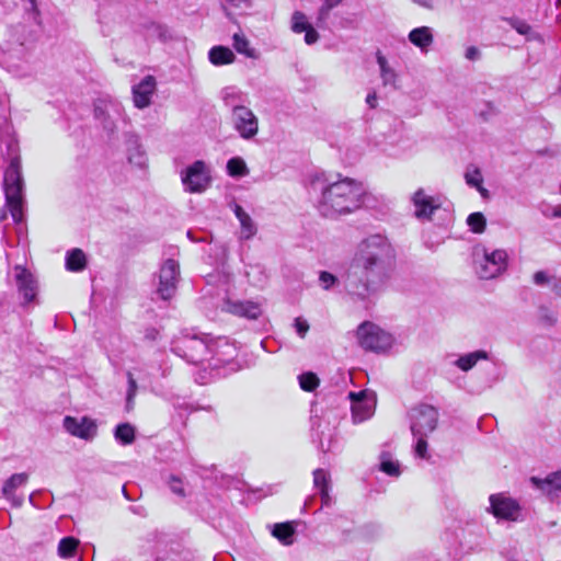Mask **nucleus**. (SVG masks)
<instances>
[{"instance_id": "c03bdc74", "label": "nucleus", "mask_w": 561, "mask_h": 561, "mask_svg": "<svg viewBox=\"0 0 561 561\" xmlns=\"http://www.w3.org/2000/svg\"><path fill=\"white\" fill-rule=\"evenodd\" d=\"M320 285L324 290L331 289L334 285L339 283V279L335 275L322 271L319 275Z\"/></svg>"}, {"instance_id": "e2e57ef3", "label": "nucleus", "mask_w": 561, "mask_h": 561, "mask_svg": "<svg viewBox=\"0 0 561 561\" xmlns=\"http://www.w3.org/2000/svg\"><path fill=\"white\" fill-rule=\"evenodd\" d=\"M123 493H124L125 497H126V499H128V495H127V492H126V488H125V486H123Z\"/></svg>"}, {"instance_id": "0eeeda50", "label": "nucleus", "mask_w": 561, "mask_h": 561, "mask_svg": "<svg viewBox=\"0 0 561 561\" xmlns=\"http://www.w3.org/2000/svg\"><path fill=\"white\" fill-rule=\"evenodd\" d=\"M210 354L207 356V367L214 370L222 369V375L238 371L240 365L236 362L238 350L226 339L210 343Z\"/></svg>"}, {"instance_id": "774afa93", "label": "nucleus", "mask_w": 561, "mask_h": 561, "mask_svg": "<svg viewBox=\"0 0 561 561\" xmlns=\"http://www.w3.org/2000/svg\"><path fill=\"white\" fill-rule=\"evenodd\" d=\"M559 91H560V93H561V84H560Z\"/></svg>"}, {"instance_id": "4d7b16f0", "label": "nucleus", "mask_w": 561, "mask_h": 561, "mask_svg": "<svg viewBox=\"0 0 561 561\" xmlns=\"http://www.w3.org/2000/svg\"><path fill=\"white\" fill-rule=\"evenodd\" d=\"M417 5L425 8V9H433V0H412Z\"/></svg>"}, {"instance_id": "412c9836", "label": "nucleus", "mask_w": 561, "mask_h": 561, "mask_svg": "<svg viewBox=\"0 0 561 561\" xmlns=\"http://www.w3.org/2000/svg\"><path fill=\"white\" fill-rule=\"evenodd\" d=\"M530 482L535 488L548 495L554 492H561V470L552 472L543 479L531 477Z\"/></svg>"}, {"instance_id": "6e6552de", "label": "nucleus", "mask_w": 561, "mask_h": 561, "mask_svg": "<svg viewBox=\"0 0 561 561\" xmlns=\"http://www.w3.org/2000/svg\"><path fill=\"white\" fill-rule=\"evenodd\" d=\"M411 432L413 436H428L435 431L438 411L430 404H420L410 411Z\"/></svg>"}, {"instance_id": "bb28decb", "label": "nucleus", "mask_w": 561, "mask_h": 561, "mask_svg": "<svg viewBox=\"0 0 561 561\" xmlns=\"http://www.w3.org/2000/svg\"><path fill=\"white\" fill-rule=\"evenodd\" d=\"M87 266V256L81 249H72L66 254V268L71 272H80Z\"/></svg>"}, {"instance_id": "338daca9", "label": "nucleus", "mask_w": 561, "mask_h": 561, "mask_svg": "<svg viewBox=\"0 0 561 561\" xmlns=\"http://www.w3.org/2000/svg\"><path fill=\"white\" fill-rule=\"evenodd\" d=\"M30 2H31L32 4H34V3H35V0H30Z\"/></svg>"}, {"instance_id": "f704fd0d", "label": "nucleus", "mask_w": 561, "mask_h": 561, "mask_svg": "<svg viewBox=\"0 0 561 561\" xmlns=\"http://www.w3.org/2000/svg\"><path fill=\"white\" fill-rule=\"evenodd\" d=\"M79 540L73 537H65L59 541L58 554L61 558H70L75 554Z\"/></svg>"}, {"instance_id": "ea45409f", "label": "nucleus", "mask_w": 561, "mask_h": 561, "mask_svg": "<svg viewBox=\"0 0 561 561\" xmlns=\"http://www.w3.org/2000/svg\"><path fill=\"white\" fill-rule=\"evenodd\" d=\"M311 25L307 21V16L300 12L296 11L291 18V30L295 33H302L305 30L309 28Z\"/></svg>"}, {"instance_id": "f8f14e48", "label": "nucleus", "mask_w": 561, "mask_h": 561, "mask_svg": "<svg viewBox=\"0 0 561 561\" xmlns=\"http://www.w3.org/2000/svg\"><path fill=\"white\" fill-rule=\"evenodd\" d=\"M352 419L354 423H362L368 420L375 412L376 400L373 392L366 390L350 392Z\"/></svg>"}, {"instance_id": "c756f323", "label": "nucleus", "mask_w": 561, "mask_h": 561, "mask_svg": "<svg viewBox=\"0 0 561 561\" xmlns=\"http://www.w3.org/2000/svg\"><path fill=\"white\" fill-rule=\"evenodd\" d=\"M344 0H323L322 4L320 5L318 13H317V20L316 24L318 27L324 28L327 26V22L330 18L331 11L336 8L339 4H341Z\"/></svg>"}, {"instance_id": "39448f33", "label": "nucleus", "mask_w": 561, "mask_h": 561, "mask_svg": "<svg viewBox=\"0 0 561 561\" xmlns=\"http://www.w3.org/2000/svg\"><path fill=\"white\" fill-rule=\"evenodd\" d=\"M473 255L476 273L482 279L494 278L506 270L507 253L504 250H489L477 245Z\"/></svg>"}, {"instance_id": "09e8293b", "label": "nucleus", "mask_w": 561, "mask_h": 561, "mask_svg": "<svg viewBox=\"0 0 561 561\" xmlns=\"http://www.w3.org/2000/svg\"><path fill=\"white\" fill-rule=\"evenodd\" d=\"M552 277H550L546 272L538 271L534 274V283L538 286H543L550 284Z\"/></svg>"}, {"instance_id": "2eb2a0df", "label": "nucleus", "mask_w": 561, "mask_h": 561, "mask_svg": "<svg viewBox=\"0 0 561 561\" xmlns=\"http://www.w3.org/2000/svg\"><path fill=\"white\" fill-rule=\"evenodd\" d=\"M65 430L72 436L90 440L96 434V424L89 417L77 419L73 416H66L64 419Z\"/></svg>"}, {"instance_id": "0e129e2a", "label": "nucleus", "mask_w": 561, "mask_h": 561, "mask_svg": "<svg viewBox=\"0 0 561 561\" xmlns=\"http://www.w3.org/2000/svg\"><path fill=\"white\" fill-rule=\"evenodd\" d=\"M33 497H34V495H33V494H31V495H30V502H31V503H33Z\"/></svg>"}, {"instance_id": "72a5a7b5", "label": "nucleus", "mask_w": 561, "mask_h": 561, "mask_svg": "<svg viewBox=\"0 0 561 561\" xmlns=\"http://www.w3.org/2000/svg\"><path fill=\"white\" fill-rule=\"evenodd\" d=\"M381 534V527L375 523H368L357 529V537L365 541L377 539Z\"/></svg>"}, {"instance_id": "a211bd4d", "label": "nucleus", "mask_w": 561, "mask_h": 561, "mask_svg": "<svg viewBox=\"0 0 561 561\" xmlns=\"http://www.w3.org/2000/svg\"><path fill=\"white\" fill-rule=\"evenodd\" d=\"M225 310L231 314L247 318L250 320L257 319L262 313V308L257 302L242 300H227Z\"/></svg>"}, {"instance_id": "dca6fc26", "label": "nucleus", "mask_w": 561, "mask_h": 561, "mask_svg": "<svg viewBox=\"0 0 561 561\" xmlns=\"http://www.w3.org/2000/svg\"><path fill=\"white\" fill-rule=\"evenodd\" d=\"M412 203L414 206V215L417 219L432 218V215L439 205L435 203L434 198L425 193L423 188H419L412 196Z\"/></svg>"}, {"instance_id": "5701e85b", "label": "nucleus", "mask_w": 561, "mask_h": 561, "mask_svg": "<svg viewBox=\"0 0 561 561\" xmlns=\"http://www.w3.org/2000/svg\"><path fill=\"white\" fill-rule=\"evenodd\" d=\"M233 211L236 217L240 221V238L242 240H249L253 238L257 229L250 215L245 213L244 209L238 204L234 205Z\"/></svg>"}, {"instance_id": "f257e3e1", "label": "nucleus", "mask_w": 561, "mask_h": 561, "mask_svg": "<svg viewBox=\"0 0 561 561\" xmlns=\"http://www.w3.org/2000/svg\"><path fill=\"white\" fill-rule=\"evenodd\" d=\"M394 267V251L379 234L365 239L357 248L344 274V288L353 302L365 307L390 279Z\"/></svg>"}, {"instance_id": "8fccbe9b", "label": "nucleus", "mask_w": 561, "mask_h": 561, "mask_svg": "<svg viewBox=\"0 0 561 561\" xmlns=\"http://www.w3.org/2000/svg\"><path fill=\"white\" fill-rule=\"evenodd\" d=\"M304 32H305L306 44L311 45V44H314L319 39V34L312 26L305 30Z\"/></svg>"}, {"instance_id": "cd10ccee", "label": "nucleus", "mask_w": 561, "mask_h": 561, "mask_svg": "<svg viewBox=\"0 0 561 561\" xmlns=\"http://www.w3.org/2000/svg\"><path fill=\"white\" fill-rule=\"evenodd\" d=\"M272 535L284 546H290L295 540V528L290 523L275 524L272 529Z\"/></svg>"}, {"instance_id": "69168bd1", "label": "nucleus", "mask_w": 561, "mask_h": 561, "mask_svg": "<svg viewBox=\"0 0 561 561\" xmlns=\"http://www.w3.org/2000/svg\"><path fill=\"white\" fill-rule=\"evenodd\" d=\"M5 215L0 214V220L4 219Z\"/></svg>"}, {"instance_id": "f3484780", "label": "nucleus", "mask_w": 561, "mask_h": 561, "mask_svg": "<svg viewBox=\"0 0 561 561\" xmlns=\"http://www.w3.org/2000/svg\"><path fill=\"white\" fill-rule=\"evenodd\" d=\"M111 113H114L119 116L122 114L121 104L113 101H100L95 105L94 115L99 121H101L103 128L108 134H113L116 128L114 121L111 118Z\"/></svg>"}, {"instance_id": "603ef678", "label": "nucleus", "mask_w": 561, "mask_h": 561, "mask_svg": "<svg viewBox=\"0 0 561 561\" xmlns=\"http://www.w3.org/2000/svg\"><path fill=\"white\" fill-rule=\"evenodd\" d=\"M159 336V331L156 328H147L145 330V339L148 341H154Z\"/></svg>"}, {"instance_id": "7c9ffc66", "label": "nucleus", "mask_w": 561, "mask_h": 561, "mask_svg": "<svg viewBox=\"0 0 561 561\" xmlns=\"http://www.w3.org/2000/svg\"><path fill=\"white\" fill-rule=\"evenodd\" d=\"M377 64L380 68V77L382 79L383 85H392L396 88L397 73L396 71L388 65V61L385 56L380 53L377 54Z\"/></svg>"}, {"instance_id": "b1692460", "label": "nucleus", "mask_w": 561, "mask_h": 561, "mask_svg": "<svg viewBox=\"0 0 561 561\" xmlns=\"http://www.w3.org/2000/svg\"><path fill=\"white\" fill-rule=\"evenodd\" d=\"M221 99L225 106L233 113L239 107L245 106L247 94L233 87H227L221 91Z\"/></svg>"}, {"instance_id": "4be33fe9", "label": "nucleus", "mask_w": 561, "mask_h": 561, "mask_svg": "<svg viewBox=\"0 0 561 561\" xmlns=\"http://www.w3.org/2000/svg\"><path fill=\"white\" fill-rule=\"evenodd\" d=\"M489 359V353L484 350H477L470 353L460 355L453 365L459 368L461 371L471 370L479 360Z\"/></svg>"}, {"instance_id": "13d9d810", "label": "nucleus", "mask_w": 561, "mask_h": 561, "mask_svg": "<svg viewBox=\"0 0 561 561\" xmlns=\"http://www.w3.org/2000/svg\"><path fill=\"white\" fill-rule=\"evenodd\" d=\"M227 4L231 7H241L242 4H248L249 0H225Z\"/></svg>"}, {"instance_id": "58836bf2", "label": "nucleus", "mask_w": 561, "mask_h": 561, "mask_svg": "<svg viewBox=\"0 0 561 561\" xmlns=\"http://www.w3.org/2000/svg\"><path fill=\"white\" fill-rule=\"evenodd\" d=\"M466 183L471 187L480 186L483 178L479 168L470 165L465 173Z\"/></svg>"}, {"instance_id": "a18cd8bd", "label": "nucleus", "mask_w": 561, "mask_h": 561, "mask_svg": "<svg viewBox=\"0 0 561 561\" xmlns=\"http://www.w3.org/2000/svg\"><path fill=\"white\" fill-rule=\"evenodd\" d=\"M427 436H414L416 438V445H415V454L420 458H426L427 457Z\"/></svg>"}, {"instance_id": "7ed1b4c3", "label": "nucleus", "mask_w": 561, "mask_h": 561, "mask_svg": "<svg viewBox=\"0 0 561 561\" xmlns=\"http://www.w3.org/2000/svg\"><path fill=\"white\" fill-rule=\"evenodd\" d=\"M8 152L11 156L10 164L4 171L3 190L5 195V205L15 222L23 220V192L24 179L22 175L21 158L19 147L15 141L8 145Z\"/></svg>"}, {"instance_id": "5fc2aeb1", "label": "nucleus", "mask_w": 561, "mask_h": 561, "mask_svg": "<svg viewBox=\"0 0 561 561\" xmlns=\"http://www.w3.org/2000/svg\"><path fill=\"white\" fill-rule=\"evenodd\" d=\"M129 511L138 516L146 517L147 516V510L141 505H131L129 507Z\"/></svg>"}, {"instance_id": "864d4df0", "label": "nucleus", "mask_w": 561, "mask_h": 561, "mask_svg": "<svg viewBox=\"0 0 561 561\" xmlns=\"http://www.w3.org/2000/svg\"><path fill=\"white\" fill-rule=\"evenodd\" d=\"M550 284H551L552 291L557 296L561 297V278L553 276Z\"/></svg>"}, {"instance_id": "4c0bfd02", "label": "nucleus", "mask_w": 561, "mask_h": 561, "mask_svg": "<svg viewBox=\"0 0 561 561\" xmlns=\"http://www.w3.org/2000/svg\"><path fill=\"white\" fill-rule=\"evenodd\" d=\"M467 224L472 232L481 233L485 229L486 220L482 213H472L468 216Z\"/></svg>"}, {"instance_id": "49530a36", "label": "nucleus", "mask_w": 561, "mask_h": 561, "mask_svg": "<svg viewBox=\"0 0 561 561\" xmlns=\"http://www.w3.org/2000/svg\"><path fill=\"white\" fill-rule=\"evenodd\" d=\"M511 26L519 34L527 35L531 31V26L525 21L513 19L511 20Z\"/></svg>"}, {"instance_id": "9b49d317", "label": "nucleus", "mask_w": 561, "mask_h": 561, "mask_svg": "<svg viewBox=\"0 0 561 561\" xmlns=\"http://www.w3.org/2000/svg\"><path fill=\"white\" fill-rule=\"evenodd\" d=\"M180 277V265L175 260L164 261L159 273V285L157 293L163 300L172 298L176 291Z\"/></svg>"}, {"instance_id": "79ce46f5", "label": "nucleus", "mask_w": 561, "mask_h": 561, "mask_svg": "<svg viewBox=\"0 0 561 561\" xmlns=\"http://www.w3.org/2000/svg\"><path fill=\"white\" fill-rule=\"evenodd\" d=\"M167 483L171 490L172 493L180 497H185L186 492L184 489L183 480L180 477H176L174 474H170L167 479Z\"/></svg>"}, {"instance_id": "aec40b11", "label": "nucleus", "mask_w": 561, "mask_h": 561, "mask_svg": "<svg viewBox=\"0 0 561 561\" xmlns=\"http://www.w3.org/2000/svg\"><path fill=\"white\" fill-rule=\"evenodd\" d=\"M28 480L26 473L12 474L2 486L3 496L9 500L13 506L20 507L23 504V497L14 494V491L24 485Z\"/></svg>"}, {"instance_id": "473e14b6", "label": "nucleus", "mask_w": 561, "mask_h": 561, "mask_svg": "<svg viewBox=\"0 0 561 561\" xmlns=\"http://www.w3.org/2000/svg\"><path fill=\"white\" fill-rule=\"evenodd\" d=\"M227 172L230 176L242 178L249 174V169L242 158L234 157L228 160Z\"/></svg>"}, {"instance_id": "a878e982", "label": "nucleus", "mask_w": 561, "mask_h": 561, "mask_svg": "<svg viewBox=\"0 0 561 561\" xmlns=\"http://www.w3.org/2000/svg\"><path fill=\"white\" fill-rule=\"evenodd\" d=\"M313 484L319 490L322 505H329L331 500L329 495V476L323 469L313 471Z\"/></svg>"}, {"instance_id": "6ab92c4d", "label": "nucleus", "mask_w": 561, "mask_h": 561, "mask_svg": "<svg viewBox=\"0 0 561 561\" xmlns=\"http://www.w3.org/2000/svg\"><path fill=\"white\" fill-rule=\"evenodd\" d=\"M154 85V78L147 76L133 88V99L136 107L144 108L150 104V96L153 93Z\"/></svg>"}, {"instance_id": "393cba45", "label": "nucleus", "mask_w": 561, "mask_h": 561, "mask_svg": "<svg viewBox=\"0 0 561 561\" xmlns=\"http://www.w3.org/2000/svg\"><path fill=\"white\" fill-rule=\"evenodd\" d=\"M409 41L423 51H427L428 47L433 44L434 37L432 28L428 26H420L413 28L409 33Z\"/></svg>"}, {"instance_id": "f03ea898", "label": "nucleus", "mask_w": 561, "mask_h": 561, "mask_svg": "<svg viewBox=\"0 0 561 561\" xmlns=\"http://www.w3.org/2000/svg\"><path fill=\"white\" fill-rule=\"evenodd\" d=\"M309 190L316 195L318 211L328 218L357 210L366 195L363 184L350 178L331 182L323 175H317L311 180Z\"/></svg>"}, {"instance_id": "680f3d73", "label": "nucleus", "mask_w": 561, "mask_h": 561, "mask_svg": "<svg viewBox=\"0 0 561 561\" xmlns=\"http://www.w3.org/2000/svg\"><path fill=\"white\" fill-rule=\"evenodd\" d=\"M222 9L225 10L227 16H230V13L228 12V8L226 4H222Z\"/></svg>"}, {"instance_id": "e433bc0d", "label": "nucleus", "mask_w": 561, "mask_h": 561, "mask_svg": "<svg viewBox=\"0 0 561 561\" xmlns=\"http://www.w3.org/2000/svg\"><path fill=\"white\" fill-rule=\"evenodd\" d=\"M380 470L390 477H399L401 473L399 462L390 459L386 453L381 454Z\"/></svg>"}, {"instance_id": "de8ad7c7", "label": "nucleus", "mask_w": 561, "mask_h": 561, "mask_svg": "<svg viewBox=\"0 0 561 561\" xmlns=\"http://www.w3.org/2000/svg\"><path fill=\"white\" fill-rule=\"evenodd\" d=\"M294 327H295V330L297 332V334L304 339L306 336V334L308 333L309 331V323L307 322L306 319L301 318V317H298L295 319L294 321Z\"/></svg>"}, {"instance_id": "2f4dec72", "label": "nucleus", "mask_w": 561, "mask_h": 561, "mask_svg": "<svg viewBox=\"0 0 561 561\" xmlns=\"http://www.w3.org/2000/svg\"><path fill=\"white\" fill-rule=\"evenodd\" d=\"M114 437L122 445H129L135 440V427L129 423H122L115 427Z\"/></svg>"}, {"instance_id": "4468645a", "label": "nucleus", "mask_w": 561, "mask_h": 561, "mask_svg": "<svg viewBox=\"0 0 561 561\" xmlns=\"http://www.w3.org/2000/svg\"><path fill=\"white\" fill-rule=\"evenodd\" d=\"M14 277L19 293L23 296V305L34 302L37 295V282L34 276L24 267H14Z\"/></svg>"}, {"instance_id": "9d476101", "label": "nucleus", "mask_w": 561, "mask_h": 561, "mask_svg": "<svg viewBox=\"0 0 561 561\" xmlns=\"http://www.w3.org/2000/svg\"><path fill=\"white\" fill-rule=\"evenodd\" d=\"M182 183L186 192L201 193L210 183L209 171L204 161L197 160L182 172Z\"/></svg>"}, {"instance_id": "37998d69", "label": "nucleus", "mask_w": 561, "mask_h": 561, "mask_svg": "<svg viewBox=\"0 0 561 561\" xmlns=\"http://www.w3.org/2000/svg\"><path fill=\"white\" fill-rule=\"evenodd\" d=\"M128 378V389H127V396H126V410L130 411L134 407V398L137 392V382L134 379L131 373H127Z\"/></svg>"}, {"instance_id": "bf43d9fd", "label": "nucleus", "mask_w": 561, "mask_h": 561, "mask_svg": "<svg viewBox=\"0 0 561 561\" xmlns=\"http://www.w3.org/2000/svg\"><path fill=\"white\" fill-rule=\"evenodd\" d=\"M476 188L479 191V193H480L483 197H486V196L489 195L488 190H486V188H484L482 184H480V186H477Z\"/></svg>"}, {"instance_id": "c9c22d12", "label": "nucleus", "mask_w": 561, "mask_h": 561, "mask_svg": "<svg viewBox=\"0 0 561 561\" xmlns=\"http://www.w3.org/2000/svg\"><path fill=\"white\" fill-rule=\"evenodd\" d=\"M233 47L234 49L250 58H256L257 54L253 48L249 47V41L242 34L233 35Z\"/></svg>"}, {"instance_id": "20e7f679", "label": "nucleus", "mask_w": 561, "mask_h": 561, "mask_svg": "<svg viewBox=\"0 0 561 561\" xmlns=\"http://www.w3.org/2000/svg\"><path fill=\"white\" fill-rule=\"evenodd\" d=\"M171 351L187 363L199 365L206 363L211 348L207 335L186 330L172 340Z\"/></svg>"}, {"instance_id": "c85d7f7f", "label": "nucleus", "mask_w": 561, "mask_h": 561, "mask_svg": "<svg viewBox=\"0 0 561 561\" xmlns=\"http://www.w3.org/2000/svg\"><path fill=\"white\" fill-rule=\"evenodd\" d=\"M208 57L211 64L221 66L231 64L234 59V54L228 47L215 46L209 50Z\"/></svg>"}, {"instance_id": "a19ab883", "label": "nucleus", "mask_w": 561, "mask_h": 561, "mask_svg": "<svg viewBox=\"0 0 561 561\" xmlns=\"http://www.w3.org/2000/svg\"><path fill=\"white\" fill-rule=\"evenodd\" d=\"M299 385L305 391H313L319 385V379L313 373H305L299 376Z\"/></svg>"}, {"instance_id": "ddd939ff", "label": "nucleus", "mask_w": 561, "mask_h": 561, "mask_svg": "<svg viewBox=\"0 0 561 561\" xmlns=\"http://www.w3.org/2000/svg\"><path fill=\"white\" fill-rule=\"evenodd\" d=\"M231 123L243 139H252L257 135L259 119L248 106L239 107L231 113Z\"/></svg>"}, {"instance_id": "6e6d98bb", "label": "nucleus", "mask_w": 561, "mask_h": 561, "mask_svg": "<svg viewBox=\"0 0 561 561\" xmlns=\"http://www.w3.org/2000/svg\"><path fill=\"white\" fill-rule=\"evenodd\" d=\"M366 103L370 108H375L377 106V94L376 92H370L367 94Z\"/></svg>"}, {"instance_id": "052dcab7", "label": "nucleus", "mask_w": 561, "mask_h": 561, "mask_svg": "<svg viewBox=\"0 0 561 561\" xmlns=\"http://www.w3.org/2000/svg\"><path fill=\"white\" fill-rule=\"evenodd\" d=\"M552 216L556 217V218H561V205L556 206L553 208Z\"/></svg>"}, {"instance_id": "3c124183", "label": "nucleus", "mask_w": 561, "mask_h": 561, "mask_svg": "<svg viewBox=\"0 0 561 561\" xmlns=\"http://www.w3.org/2000/svg\"><path fill=\"white\" fill-rule=\"evenodd\" d=\"M466 58L469 60H477L480 58V50L476 46H470L466 50Z\"/></svg>"}, {"instance_id": "423d86ee", "label": "nucleus", "mask_w": 561, "mask_h": 561, "mask_svg": "<svg viewBox=\"0 0 561 561\" xmlns=\"http://www.w3.org/2000/svg\"><path fill=\"white\" fill-rule=\"evenodd\" d=\"M356 339L362 348L377 354L387 352L393 344V336L370 321H364L357 327Z\"/></svg>"}, {"instance_id": "1a4fd4ad", "label": "nucleus", "mask_w": 561, "mask_h": 561, "mask_svg": "<svg viewBox=\"0 0 561 561\" xmlns=\"http://www.w3.org/2000/svg\"><path fill=\"white\" fill-rule=\"evenodd\" d=\"M490 506L486 508L495 518L512 523L524 520L520 504L503 493L492 494L489 497Z\"/></svg>"}]
</instances>
